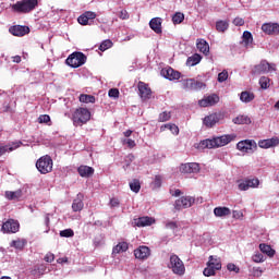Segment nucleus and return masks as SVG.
Instances as JSON below:
<instances>
[{
  "mask_svg": "<svg viewBox=\"0 0 279 279\" xmlns=\"http://www.w3.org/2000/svg\"><path fill=\"white\" fill-rule=\"evenodd\" d=\"M234 136L232 135H221L214 138L203 140L198 144V149H215L217 147H225L228 143H232Z\"/></svg>",
  "mask_w": 279,
  "mask_h": 279,
  "instance_id": "obj_1",
  "label": "nucleus"
},
{
  "mask_svg": "<svg viewBox=\"0 0 279 279\" xmlns=\"http://www.w3.org/2000/svg\"><path fill=\"white\" fill-rule=\"evenodd\" d=\"M38 7V0H21L11 5L13 12L17 14H29Z\"/></svg>",
  "mask_w": 279,
  "mask_h": 279,
  "instance_id": "obj_2",
  "label": "nucleus"
},
{
  "mask_svg": "<svg viewBox=\"0 0 279 279\" xmlns=\"http://www.w3.org/2000/svg\"><path fill=\"white\" fill-rule=\"evenodd\" d=\"M36 169L43 175H46V173H51L53 171V159H51V156L46 155L40 157L36 162Z\"/></svg>",
  "mask_w": 279,
  "mask_h": 279,
  "instance_id": "obj_3",
  "label": "nucleus"
},
{
  "mask_svg": "<svg viewBox=\"0 0 279 279\" xmlns=\"http://www.w3.org/2000/svg\"><path fill=\"white\" fill-rule=\"evenodd\" d=\"M86 54H84V52H73L71 53L66 60H65V64H68V66H71L72 69H80V66H84V64H86Z\"/></svg>",
  "mask_w": 279,
  "mask_h": 279,
  "instance_id": "obj_4",
  "label": "nucleus"
},
{
  "mask_svg": "<svg viewBox=\"0 0 279 279\" xmlns=\"http://www.w3.org/2000/svg\"><path fill=\"white\" fill-rule=\"evenodd\" d=\"M168 268L172 270L177 276H184L186 268L184 267V262L175 254L170 255V262Z\"/></svg>",
  "mask_w": 279,
  "mask_h": 279,
  "instance_id": "obj_5",
  "label": "nucleus"
},
{
  "mask_svg": "<svg viewBox=\"0 0 279 279\" xmlns=\"http://www.w3.org/2000/svg\"><path fill=\"white\" fill-rule=\"evenodd\" d=\"M72 119L74 125H84L90 121V111L86 108H78L74 111Z\"/></svg>",
  "mask_w": 279,
  "mask_h": 279,
  "instance_id": "obj_6",
  "label": "nucleus"
},
{
  "mask_svg": "<svg viewBox=\"0 0 279 279\" xmlns=\"http://www.w3.org/2000/svg\"><path fill=\"white\" fill-rule=\"evenodd\" d=\"M257 147L258 145L254 140H243L236 144V149H239V151H243L244 154H254Z\"/></svg>",
  "mask_w": 279,
  "mask_h": 279,
  "instance_id": "obj_7",
  "label": "nucleus"
},
{
  "mask_svg": "<svg viewBox=\"0 0 279 279\" xmlns=\"http://www.w3.org/2000/svg\"><path fill=\"white\" fill-rule=\"evenodd\" d=\"M276 71V64L267 62V60H262L259 64L255 65L253 69L254 75H260L262 73H269Z\"/></svg>",
  "mask_w": 279,
  "mask_h": 279,
  "instance_id": "obj_8",
  "label": "nucleus"
},
{
  "mask_svg": "<svg viewBox=\"0 0 279 279\" xmlns=\"http://www.w3.org/2000/svg\"><path fill=\"white\" fill-rule=\"evenodd\" d=\"M20 228H21V225L19 223L17 220L9 219L2 225L1 231L7 234H16Z\"/></svg>",
  "mask_w": 279,
  "mask_h": 279,
  "instance_id": "obj_9",
  "label": "nucleus"
},
{
  "mask_svg": "<svg viewBox=\"0 0 279 279\" xmlns=\"http://www.w3.org/2000/svg\"><path fill=\"white\" fill-rule=\"evenodd\" d=\"M195 204V198L192 196H182L174 203L175 210H182L183 208H191Z\"/></svg>",
  "mask_w": 279,
  "mask_h": 279,
  "instance_id": "obj_10",
  "label": "nucleus"
},
{
  "mask_svg": "<svg viewBox=\"0 0 279 279\" xmlns=\"http://www.w3.org/2000/svg\"><path fill=\"white\" fill-rule=\"evenodd\" d=\"M161 75L162 77H165L166 80H169L170 82H173V80H180L181 77V73L173 70L172 68H165L161 70Z\"/></svg>",
  "mask_w": 279,
  "mask_h": 279,
  "instance_id": "obj_11",
  "label": "nucleus"
},
{
  "mask_svg": "<svg viewBox=\"0 0 279 279\" xmlns=\"http://www.w3.org/2000/svg\"><path fill=\"white\" fill-rule=\"evenodd\" d=\"M150 255L151 251L148 246H140L134 251L135 258H138L140 260H147Z\"/></svg>",
  "mask_w": 279,
  "mask_h": 279,
  "instance_id": "obj_12",
  "label": "nucleus"
},
{
  "mask_svg": "<svg viewBox=\"0 0 279 279\" xmlns=\"http://www.w3.org/2000/svg\"><path fill=\"white\" fill-rule=\"evenodd\" d=\"M258 184H260L258 179H248L239 183L238 189H240V191H248L250 189H256Z\"/></svg>",
  "mask_w": 279,
  "mask_h": 279,
  "instance_id": "obj_13",
  "label": "nucleus"
},
{
  "mask_svg": "<svg viewBox=\"0 0 279 279\" xmlns=\"http://www.w3.org/2000/svg\"><path fill=\"white\" fill-rule=\"evenodd\" d=\"M198 171H199V163L197 162L182 163L180 166L181 173H198Z\"/></svg>",
  "mask_w": 279,
  "mask_h": 279,
  "instance_id": "obj_14",
  "label": "nucleus"
},
{
  "mask_svg": "<svg viewBox=\"0 0 279 279\" xmlns=\"http://www.w3.org/2000/svg\"><path fill=\"white\" fill-rule=\"evenodd\" d=\"M215 104H219V96H217L216 94L209 95L198 101V106H201L202 108H208V106H215Z\"/></svg>",
  "mask_w": 279,
  "mask_h": 279,
  "instance_id": "obj_15",
  "label": "nucleus"
},
{
  "mask_svg": "<svg viewBox=\"0 0 279 279\" xmlns=\"http://www.w3.org/2000/svg\"><path fill=\"white\" fill-rule=\"evenodd\" d=\"M72 210L73 213H82L84 210V195L82 193H78L76 198L73 199Z\"/></svg>",
  "mask_w": 279,
  "mask_h": 279,
  "instance_id": "obj_16",
  "label": "nucleus"
},
{
  "mask_svg": "<svg viewBox=\"0 0 279 279\" xmlns=\"http://www.w3.org/2000/svg\"><path fill=\"white\" fill-rule=\"evenodd\" d=\"M9 32L13 36H26V34H29V28L28 26L14 25L9 28Z\"/></svg>",
  "mask_w": 279,
  "mask_h": 279,
  "instance_id": "obj_17",
  "label": "nucleus"
},
{
  "mask_svg": "<svg viewBox=\"0 0 279 279\" xmlns=\"http://www.w3.org/2000/svg\"><path fill=\"white\" fill-rule=\"evenodd\" d=\"M262 31L265 34H268L269 36L271 35H277L279 34V24L278 23H267L262 25Z\"/></svg>",
  "mask_w": 279,
  "mask_h": 279,
  "instance_id": "obj_18",
  "label": "nucleus"
},
{
  "mask_svg": "<svg viewBox=\"0 0 279 279\" xmlns=\"http://www.w3.org/2000/svg\"><path fill=\"white\" fill-rule=\"evenodd\" d=\"M94 19H97V13L93 11H86L78 16L77 21L80 25H88V21H94Z\"/></svg>",
  "mask_w": 279,
  "mask_h": 279,
  "instance_id": "obj_19",
  "label": "nucleus"
},
{
  "mask_svg": "<svg viewBox=\"0 0 279 279\" xmlns=\"http://www.w3.org/2000/svg\"><path fill=\"white\" fill-rule=\"evenodd\" d=\"M149 27L155 34H162V19L153 17L149 22Z\"/></svg>",
  "mask_w": 279,
  "mask_h": 279,
  "instance_id": "obj_20",
  "label": "nucleus"
},
{
  "mask_svg": "<svg viewBox=\"0 0 279 279\" xmlns=\"http://www.w3.org/2000/svg\"><path fill=\"white\" fill-rule=\"evenodd\" d=\"M154 218L151 217H140L137 219L134 220L135 226H137V228H145V226H151V223H154Z\"/></svg>",
  "mask_w": 279,
  "mask_h": 279,
  "instance_id": "obj_21",
  "label": "nucleus"
},
{
  "mask_svg": "<svg viewBox=\"0 0 279 279\" xmlns=\"http://www.w3.org/2000/svg\"><path fill=\"white\" fill-rule=\"evenodd\" d=\"M138 90L142 99H149L151 97V89L145 83L138 84Z\"/></svg>",
  "mask_w": 279,
  "mask_h": 279,
  "instance_id": "obj_22",
  "label": "nucleus"
},
{
  "mask_svg": "<svg viewBox=\"0 0 279 279\" xmlns=\"http://www.w3.org/2000/svg\"><path fill=\"white\" fill-rule=\"evenodd\" d=\"M77 171L81 178H90L95 173V169L89 166H81Z\"/></svg>",
  "mask_w": 279,
  "mask_h": 279,
  "instance_id": "obj_23",
  "label": "nucleus"
},
{
  "mask_svg": "<svg viewBox=\"0 0 279 279\" xmlns=\"http://www.w3.org/2000/svg\"><path fill=\"white\" fill-rule=\"evenodd\" d=\"M256 99V96L252 92L244 90L240 94V101L242 104H252Z\"/></svg>",
  "mask_w": 279,
  "mask_h": 279,
  "instance_id": "obj_24",
  "label": "nucleus"
},
{
  "mask_svg": "<svg viewBox=\"0 0 279 279\" xmlns=\"http://www.w3.org/2000/svg\"><path fill=\"white\" fill-rule=\"evenodd\" d=\"M262 149H269V147H276L278 145V138L262 140L258 142Z\"/></svg>",
  "mask_w": 279,
  "mask_h": 279,
  "instance_id": "obj_25",
  "label": "nucleus"
},
{
  "mask_svg": "<svg viewBox=\"0 0 279 279\" xmlns=\"http://www.w3.org/2000/svg\"><path fill=\"white\" fill-rule=\"evenodd\" d=\"M203 123L204 125H206V128H214V125H217V123H219V117H217V114L207 116L203 120Z\"/></svg>",
  "mask_w": 279,
  "mask_h": 279,
  "instance_id": "obj_26",
  "label": "nucleus"
},
{
  "mask_svg": "<svg viewBox=\"0 0 279 279\" xmlns=\"http://www.w3.org/2000/svg\"><path fill=\"white\" fill-rule=\"evenodd\" d=\"M196 47L198 51H201V53H204V56H207L208 53H210V46L204 39H199L196 43Z\"/></svg>",
  "mask_w": 279,
  "mask_h": 279,
  "instance_id": "obj_27",
  "label": "nucleus"
},
{
  "mask_svg": "<svg viewBox=\"0 0 279 279\" xmlns=\"http://www.w3.org/2000/svg\"><path fill=\"white\" fill-rule=\"evenodd\" d=\"M215 217H230L232 215V211L228 207H216L214 209Z\"/></svg>",
  "mask_w": 279,
  "mask_h": 279,
  "instance_id": "obj_28",
  "label": "nucleus"
},
{
  "mask_svg": "<svg viewBox=\"0 0 279 279\" xmlns=\"http://www.w3.org/2000/svg\"><path fill=\"white\" fill-rule=\"evenodd\" d=\"M259 250L263 254L269 256V258H274L276 256V250L271 248L269 244H259Z\"/></svg>",
  "mask_w": 279,
  "mask_h": 279,
  "instance_id": "obj_29",
  "label": "nucleus"
},
{
  "mask_svg": "<svg viewBox=\"0 0 279 279\" xmlns=\"http://www.w3.org/2000/svg\"><path fill=\"white\" fill-rule=\"evenodd\" d=\"M202 62V54L194 53L193 56L189 57L186 60L187 66H197Z\"/></svg>",
  "mask_w": 279,
  "mask_h": 279,
  "instance_id": "obj_30",
  "label": "nucleus"
},
{
  "mask_svg": "<svg viewBox=\"0 0 279 279\" xmlns=\"http://www.w3.org/2000/svg\"><path fill=\"white\" fill-rule=\"evenodd\" d=\"M233 123H235V125H250V123H252V119L247 116H238L233 119Z\"/></svg>",
  "mask_w": 279,
  "mask_h": 279,
  "instance_id": "obj_31",
  "label": "nucleus"
},
{
  "mask_svg": "<svg viewBox=\"0 0 279 279\" xmlns=\"http://www.w3.org/2000/svg\"><path fill=\"white\" fill-rule=\"evenodd\" d=\"M128 248L129 245L126 242H120L113 247L112 255L116 256V254H122V252H128Z\"/></svg>",
  "mask_w": 279,
  "mask_h": 279,
  "instance_id": "obj_32",
  "label": "nucleus"
},
{
  "mask_svg": "<svg viewBox=\"0 0 279 279\" xmlns=\"http://www.w3.org/2000/svg\"><path fill=\"white\" fill-rule=\"evenodd\" d=\"M23 145V142H15L12 146H0V156H3L7 151H14V149H19V146Z\"/></svg>",
  "mask_w": 279,
  "mask_h": 279,
  "instance_id": "obj_33",
  "label": "nucleus"
},
{
  "mask_svg": "<svg viewBox=\"0 0 279 279\" xmlns=\"http://www.w3.org/2000/svg\"><path fill=\"white\" fill-rule=\"evenodd\" d=\"M5 197L7 199H21V197H23V191L21 190H17L15 192H12V191H7L5 192Z\"/></svg>",
  "mask_w": 279,
  "mask_h": 279,
  "instance_id": "obj_34",
  "label": "nucleus"
},
{
  "mask_svg": "<svg viewBox=\"0 0 279 279\" xmlns=\"http://www.w3.org/2000/svg\"><path fill=\"white\" fill-rule=\"evenodd\" d=\"M181 84H182V88H184V90H193L194 84H195V78L181 80Z\"/></svg>",
  "mask_w": 279,
  "mask_h": 279,
  "instance_id": "obj_35",
  "label": "nucleus"
},
{
  "mask_svg": "<svg viewBox=\"0 0 279 279\" xmlns=\"http://www.w3.org/2000/svg\"><path fill=\"white\" fill-rule=\"evenodd\" d=\"M230 27V24L228 21H218L216 23V29L217 32L223 33L227 32V29Z\"/></svg>",
  "mask_w": 279,
  "mask_h": 279,
  "instance_id": "obj_36",
  "label": "nucleus"
},
{
  "mask_svg": "<svg viewBox=\"0 0 279 279\" xmlns=\"http://www.w3.org/2000/svg\"><path fill=\"white\" fill-rule=\"evenodd\" d=\"M242 38L246 47L247 45H252V43H254V37L252 36V33H250L248 31H244Z\"/></svg>",
  "mask_w": 279,
  "mask_h": 279,
  "instance_id": "obj_37",
  "label": "nucleus"
},
{
  "mask_svg": "<svg viewBox=\"0 0 279 279\" xmlns=\"http://www.w3.org/2000/svg\"><path fill=\"white\" fill-rule=\"evenodd\" d=\"M80 101L82 104H95V96L88 94H82L80 96Z\"/></svg>",
  "mask_w": 279,
  "mask_h": 279,
  "instance_id": "obj_38",
  "label": "nucleus"
},
{
  "mask_svg": "<svg viewBox=\"0 0 279 279\" xmlns=\"http://www.w3.org/2000/svg\"><path fill=\"white\" fill-rule=\"evenodd\" d=\"M207 267H211L216 271H219V269H221V260H215V263H213V255H211V256H209Z\"/></svg>",
  "mask_w": 279,
  "mask_h": 279,
  "instance_id": "obj_39",
  "label": "nucleus"
},
{
  "mask_svg": "<svg viewBox=\"0 0 279 279\" xmlns=\"http://www.w3.org/2000/svg\"><path fill=\"white\" fill-rule=\"evenodd\" d=\"M163 226L167 230H178L179 228L178 221H173V220H166L163 222Z\"/></svg>",
  "mask_w": 279,
  "mask_h": 279,
  "instance_id": "obj_40",
  "label": "nucleus"
},
{
  "mask_svg": "<svg viewBox=\"0 0 279 279\" xmlns=\"http://www.w3.org/2000/svg\"><path fill=\"white\" fill-rule=\"evenodd\" d=\"M130 189L131 191H133V193H138L141 191V181H138L137 179H134L130 183Z\"/></svg>",
  "mask_w": 279,
  "mask_h": 279,
  "instance_id": "obj_41",
  "label": "nucleus"
},
{
  "mask_svg": "<svg viewBox=\"0 0 279 279\" xmlns=\"http://www.w3.org/2000/svg\"><path fill=\"white\" fill-rule=\"evenodd\" d=\"M183 21H184L183 13L178 12L172 16V23H174V25H180V23H182Z\"/></svg>",
  "mask_w": 279,
  "mask_h": 279,
  "instance_id": "obj_42",
  "label": "nucleus"
},
{
  "mask_svg": "<svg viewBox=\"0 0 279 279\" xmlns=\"http://www.w3.org/2000/svg\"><path fill=\"white\" fill-rule=\"evenodd\" d=\"M75 232H73V229H64L60 231V236L64 239H71V236H74Z\"/></svg>",
  "mask_w": 279,
  "mask_h": 279,
  "instance_id": "obj_43",
  "label": "nucleus"
},
{
  "mask_svg": "<svg viewBox=\"0 0 279 279\" xmlns=\"http://www.w3.org/2000/svg\"><path fill=\"white\" fill-rule=\"evenodd\" d=\"M110 47H112V40L106 39V40H104V41L100 44L99 50H100V51H106L107 49H110Z\"/></svg>",
  "mask_w": 279,
  "mask_h": 279,
  "instance_id": "obj_44",
  "label": "nucleus"
},
{
  "mask_svg": "<svg viewBox=\"0 0 279 279\" xmlns=\"http://www.w3.org/2000/svg\"><path fill=\"white\" fill-rule=\"evenodd\" d=\"M269 82H270L269 77H267V76H262V77L259 78L260 88H263V89L269 88Z\"/></svg>",
  "mask_w": 279,
  "mask_h": 279,
  "instance_id": "obj_45",
  "label": "nucleus"
},
{
  "mask_svg": "<svg viewBox=\"0 0 279 279\" xmlns=\"http://www.w3.org/2000/svg\"><path fill=\"white\" fill-rule=\"evenodd\" d=\"M162 186V177L161 175H156L155 180L153 181V189H160Z\"/></svg>",
  "mask_w": 279,
  "mask_h": 279,
  "instance_id": "obj_46",
  "label": "nucleus"
},
{
  "mask_svg": "<svg viewBox=\"0 0 279 279\" xmlns=\"http://www.w3.org/2000/svg\"><path fill=\"white\" fill-rule=\"evenodd\" d=\"M163 128H166L167 130H170L172 134H180V129L175 124H171V123L165 124Z\"/></svg>",
  "mask_w": 279,
  "mask_h": 279,
  "instance_id": "obj_47",
  "label": "nucleus"
},
{
  "mask_svg": "<svg viewBox=\"0 0 279 279\" xmlns=\"http://www.w3.org/2000/svg\"><path fill=\"white\" fill-rule=\"evenodd\" d=\"M252 260L254 263H265V255H263V253H256L253 255Z\"/></svg>",
  "mask_w": 279,
  "mask_h": 279,
  "instance_id": "obj_48",
  "label": "nucleus"
},
{
  "mask_svg": "<svg viewBox=\"0 0 279 279\" xmlns=\"http://www.w3.org/2000/svg\"><path fill=\"white\" fill-rule=\"evenodd\" d=\"M11 247H15V250H23L25 247V244L21 242L20 240H13L10 244Z\"/></svg>",
  "mask_w": 279,
  "mask_h": 279,
  "instance_id": "obj_49",
  "label": "nucleus"
},
{
  "mask_svg": "<svg viewBox=\"0 0 279 279\" xmlns=\"http://www.w3.org/2000/svg\"><path fill=\"white\" fill-rule=\"evenodd\" d=\"M204 88H206V83L194 78V89L193 90H202Z\"/></svg>",
  "mask_w": 279,
  "mask_h": 279,
  "instance_id": "obj_50",
  "label": "nucleus"
},
{
  "mask_svg": "<svg viewBox=\"0 0 279 279\" xmlns=\"http://www.w3.org/2000/svg\"><path fill=\"white\" fill-rule=\"evenodd\" d=\"M216 271H217V270H215V268H213V267H210V266H207V267L204 269L203 274H204V276H206L207 278H209V276H215Z\"/></svg>",
  "mask_w": 279,
  "mask_h": 279,
  "instance_id": "obj_51",
  "label": "nucleus"
},
{
  "mask_svg": "<svg viewBox=\"0 0 279 279\" xmlns=\"http://www.w3.org/2000/svg\"><path fill=\"white\" fill-rule=\"evenodd\" d=\"M169 119H171V112L163 111L159 114V121L162 123H165V121H169Z\"/></svg>",
  "mask_w": 279,
  "mask_h": 279,
  "instance_id": "obj_52",
  "label": "nucleus"
},
{
  "mask_svg": "<svg viewBox=\"0 0 279 279\" xmlns=\"http://www.w3.org/2000/svg\"><path fill=\"white\" fill-rule=\"evenodd\" d=\"M226 80H228V72L226 70H223L222 72H220L218 74V82L221 84V83L226 82Z\"/></svg>",
  "mask_w": 279,
  "mask_h": 279,
  "instance_id": "obj_53",
  "label": "nucleus"
},
{
  "mask_svg": "<svg viewBox=\"0 0 279 279\" xmlns=\"http://www.w3.org/2000/svg\"><path fill=\"white\" fill-rule=\"evenodd\" d=\"M233 25L236 27H243V25H245V20H243V17H235L233 20Z\"/></svg>",
  "mask_w": 279,
  "mask_h": 279,
  "instance_id": "obj_54",
  "label": "nucleus"
},
{
  "mask_svg": "<svg viewBox=\"0 0 279 279\" xmlns=\"http://www.w3.org/2000/svg\"><path fill=\"white\" fill-rule=\"evenodd\" d=\"M39 123H49L51 121V117L49 114H41L38 118Z\"/></svg>",
  "mask_w": 279,
  "mask_h": 279,
  "instance_id": "obj_55",
  "label": "nucleus"
},
{
  "mask_svg": "<svg viewBox=\"0 0 279 279\" xmlns=\"http://www.w3.org/2000/svg\"><path fill=\"white\" fill-rule=\"evenodd\" d=\"M108 96L112 97L113 99L119 98V89L117 88L109 89Z\"/></svg>",
  "mask_w": 279,
  "mask_h": 279,
  "instance_id": "obj_56",
  "label": "nucleus"
},
{
  "mask_svg": "<svg viewBox=\"0 0 279 279\" xmlns=\"http://www.w3.org/2000/svg\"><path fill=\"white\" fill-rule=\"evenodd\" d=\"M227 269H228V271H234L235 274H239V271H241V269L232 263L227 265Z\"/></svg>",
  "mask_w": 279,
  "mask_h": 279,
  "instance_id": "obj_57",
  "label": "nucleus"
},
{
  "mask_svg": "<svg viewBox=\"0 0 279 279\" xmlns=\"http://www.w3.org/2000/svg\"><path fill=\"white\" fill-rule=\"evenodd\" d=\"M54 259H56V256L52 253H48L44 257V260H46V263H53Z\"/></svg>",
  "mask_w": 279,
  "mask_h": 279,
  "instance_id": "obj_58",
  "label": "nucleus"
},
{
  "mask_svg": "<svg viewBox=\"0 0 279 279\" xmlns=\"http://www.w3.org/2000/svg\"><path fill=\"white\" fill-rule=\"evenodd\" d=\"M119 19L122 21H128V19H130V14L125 10H122L120 11Z\"/></svg>",
  "mask_w": 279,
  "mask_h": 279,
  "instance_id": "obj_59",
  "label": "nucleus"
},
{
  "mask_svg": "<svg viewBox=\"0 0 279 279\" xmlns=\"http://www.w3.org/2000/svg\"><path fill=\"white\" fill-rule=\"evenodd\" d=\"M253 274L254 276H256L257 278H260V276H263V269H260L259 267H254L253 268Z\"/></svg>",
  "mask_w": 279,
  "mask_h": 279,
  "instance_id": "obj_60",
  "label": "nucleus"
},
{
  "mask_svg": "<svg viewBox=\"0 0 279 279\" xmlns=\"http://www.w3.org/2000/svg\"><path fill=\"white\" fill-rule=\"evenodd\" d=\"M124 143H126L128 147H136V142H134V140L128 138Z\"/></svg>",
  "mask_w": 279,
  "mask_h": 279,
  "instance_id": "obj_61",
  "label": "nucleus"
},
{
  "mask_svg": "<svg viewBox=\"0 0 279 279\" xmlns=\"http://www.w3.org/2000/svg\"><path fill=\"white\" fill-rule=\"evenodd\" d=\"M110 206H111V208H117V206H119V199L111 198L110 199Z\"/></svg>",
  "mask_w": 279,
  "mask_h": 279,
  "instance_id": "obj_62",
  "label": "nucleus"
},
{
  "mask_svg": "<svg viewBox=\"0 0 279 279\" xmlns=\"http://www.w3.org/2000/svg\"><path fill=\"white\" fill-rule=\"evenodd\" d=\"M49 223H50L49 214H46L45 215V226L47 227L46 232H49Z\"/></svg>",
  "mask_w": 279,
  "mask_h": 279,
  "instance_id": "obj_63",
  "label": "nucleus"
},
{
  "mask_svg": "<svg viewBox=\"0 0 279 279\" xmlns=\"http://www.w3.org/2000/svg\"><path fill=\"white\" fill-rule=\"evenodd\" d=\"M13 62H15L16 64H19L21 62V56H15L13 57Z\"/></svg>",
  "mask_w": 279,
  "mask_h": 279,
  "instance_id": "obj_64",
  "label": "nucleus"
}]
</instances>
